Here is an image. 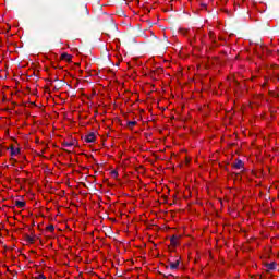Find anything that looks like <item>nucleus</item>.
I'll use <instances>...</instances> for the list:
<instances>
[{
	"instance_id": "9d476101",
	"label": "nucleus",
	"mask_w": 279,
	"mask_h": 279,
	"mask_svg": "<svg viewBox=\"0 0 279 279\" xmlns=\"http://www.w3.org/2000/svg\"><path fill=\"white\" fill-rule=\"evenodd\" d=\"M111 175H112L113 178H117V177L119 175V173H118L116 170H113V171H111Z\"/></svg>"
},
{
	"instance_id": "7ed1b4c3",
	"label": "nucleus",
	"mask_w": 279,
	"mask_h": 279,
	"mask_svg": "<svg viewBox=\"0 0 279 279\" xmlns=\"http://www.w3.org/2000/svg\"><path fill=\"white\" fill-rule=\"evenodd\" d=\"M60 60H62L63 62H71V60H73V56L64 52L60 56Z\"/></svg>"
},
{
	"instance_id": "f257e3e1",
	"label": "nucleus",
	"mask_w": 279,
	"mask_h": 279,
	"mask_svg": "<svg viewBox=\"0 0 279 279\" xmlns=\"http://www.w3.org/2000/svg\"><path fill=\"white\" fill-rule=\"evenodd\" d=\"M9 150H10L12 158H14V157L19 156V154H21V148L15 146L14 144L10 145Z\"/></svg>"
},
{
	"instance_id": "39448f33",
	"label": "nucleus",
	"mask_w": 279,
	"mask_h": 279,
	"mask_svg": "<svg viewBox=\"0 0 279 279\" xmlns=\"http://www.w3.org/2000/svg\"><path fill=\"white\" fill-rule=\"evenodd\" d=\"M234 169H243L244 163L241 160H236L233 165Z\"/></svg>"
},
{
	"instance_id": "423d86ee",
	"label": "nucleus",
	"mask_w": 279,
	"mask_h": 279,
	"mask_svg": "<svg viewBox=\"0 0 279 279\" xmlns=\"http://www.w3.org/2000/svg\"><path fill=\"white\" fill-rule=\"evenodd\" d=\"M15 206H16L17 208H25V202H23V201H16V202H15Z\"/></svg>"
},
{
	"instance_id": "6e6552de",
	"label": "nucleus",
	"mask_w": 279,
	"mask_h": 279,
	"mask_svg": "<svg viewBox=\"0 0 279 279\" xmlns=\"http://www.w3.org/2000/svg\"><path fill=\"white\" fill-rule=\"evenodd\" d=\"M128 125L129 128H134V125H136V121H130Z\"/></svg>"
},
{
	"instance_id": "f03ea898",
	"label": "nucleus",
	"mask_w": 279,
	"mask_h": 279,
	"mask_svg": "<svg viewBox=\"0 0 279 279\" xmlns=\"http://www.w3.org/2000/svg\"><path fill=\"white\" fill-rule=\"evenodd\" d=\"M95 141H97L95 133H89L85 136V143H95Z\"/></svg>"
},
{
	"instance_id": "1a4fd4ad",
	"label": "nucleus",
	"mask_w": 279,
	"mask_h": 279,
	"mask_svg": "<svg viewBox=\"0 0 279 279\" xmlns=\"http://www.w3.org/2000/svg\"><path fill=\"white\" fill-rule=\"evenodd\" d=\"M63 146L64 147H73V143L65 142V143H63Z\"/></svg>"
},
{
	"instance_id": "9b49d317",
	"label": "nucleus",
	"mask_w": 279,
	"mask_h": 279,
	"mask_svg": "<svg viewBox=\"0 0 279 279\" xmlns=\"http://www.w3.org/2000/svg\"><path fill=\"white\" fill-rule=\"evenodd\" d=\"M36 279H45V276L40 275V276L37 277Z\"/></svg>"
},
{
	"instance_id": "20e7f679",
	"label": "nucleus",
	"mask_w": 279,
	"mask_h": 279,
	"mask_svg": "<svg viewBox=\"0 0 279 279\" xmlns=\"http://www.w3.org/2000/svg\"><path fill=\"white\" fill-rule=\"evenodd\" d=\"M169 267L170 269H178L180 267V260L170 262Z\"/></svg>"
},
{
	"instance_id": "0eeeda50",
	"label": "nucleus",
	"mask_w": 279,
	"mask_h": 279,
	"mask_svg": "<svg viewBox=\"0 0 279 279\" xmlns=\"http://www.w3.org/2000/svg\"><path fill=\"white\" fill-rule=\"evenodd\" d=\"M266 269L268 270V271H271V270H274V269H276V264H268L267 266H266Z\"/></svg>"
}]
</instances>
